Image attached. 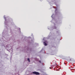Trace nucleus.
Wrapping results in <instances>:
<instances>
[{
    "label": "nucleus",
    "instance_id": "f257e3e1",
    "mask_svg": "<svg viewBox=\"0 0 75 75\" xmlns=\"http://www.w3.org/2000/svg\"><path fill=\"white\" fill-rule=\"evenodd\" d=\"M33 74H35L36 75H40V73L38 72H37L36 71L33 72Z\"/></svg>",
    "mask_w": 75,
    "mask_h": 75
},
{
    "label": "nucleus",
    "instance_id": "f03ea898",
    "mask_svg": "<svg viewBox=\"0 0 75 75\" xmlns=\"http://www.w3.org/2000/svg\"><path fill=\"white\" fill-rule=\"evenodd\" d=\"M44 45L45 46H47V43H45V42H43Z\"/></svg>",
    "mask_w": 75,
    "mask_h": 75
},
{
    "label": "nucleus",
    "instance_id": "7ed1b4c3",
    "mask_svg": "<svg viewBox=\"0 0 75 75\" xmlns=\"http://www.w3.org/2000/svg\"><path fill=\"white\" fill-rule=\"evenodd\" d=\"M28 61L30 62V59L29 58H28Z\"/></svg>",
    "mask_w": 75,
    "mask_h": 75
},
{
    "label": "nucleus",
    "instance_id": "20e7f679",
    "mask_svg": "<svg viewBox=\"0 0 75 75\" xmlns=\"http://www.w3.org/2000/svg\"><path fill=\"white\" fill-rule=\"evenodd\" d=\"M39 62L40 63H41V61L40 60H39Z\"/></svg>",
    "mask_w": 75,
    "mask_h": 75
}]
</instances>
